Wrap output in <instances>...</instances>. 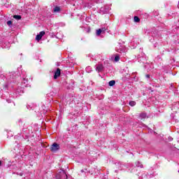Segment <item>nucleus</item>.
I'll use <instances>...</instances> for the list:
<instances>
[{
  "instance_id": "nucleus-30",
  "label": "nucleus",
  "mask_w": 179,
  "mask_h": 179,
  "mask_svg": "<svg viewBox=\"0 0 179 179\" xmlns=\"http://www.w3.org/2000/svg\"><path fill=\"white\" fill-rule=\"evenodd\" d=\"M135 47H136V45ZM135 47H134L133 48H135Z\"/></svg>"
},
{
  "instance_id": "nucleus-19",
  "label": "nucleus",
  "mask_w": 179,
  "mask_h": 179,
  "mask_svg": "<svg viewBox=\"0 0 179 179\" xmlns=\"http://www.w3.org/2000/svg\"><path fill=\"white\" fill-rule=\"evenodd\" d=\"M86 71L89 73L92 72V67L88 66L86 68Z\"/></svg>"
},
{
  "instance_id": "nucleus-27",
  "label": "nucleus",
  "mask_w": 179,
  "mask_h": 179,
  "mask_svg": "<svg viewBox=\"0 0 179 179\" xmlns=\"http://www.w3.org/2000/svg\"><path fill=\"white\" fill-rule=\"evenodd\" d=\"M84 172V171L83 170H81V173H83Z\"/></svg>"
},
{
  "instance_id": "nucleus-14",
  "label": "nucleus",
  "mask_w": 179,
  "mask_h": 179,
  "mask_svg": "<svg viewBox=\"0 0 179 179\" xmlns=\"http://www.w3.org/2000/svg\"><path fill=\"white\" fill-rule=\"evenodd\" d=\"M109 86H114V85H115V80H110L108 83Z\"/></svg>"
},
{
  "instance_id": "nucleus-17",
  "label": "nucleus",
  "mask_w": 179,
  "mask_h": 179,
  "mask_svg": "<svg viewBox=\"0 0 179 179\" xmlns=\"http://www.w3.org/2000/svg\"><path fill=\"white\" fill-rule=\"evenodd\" d=\"M118 61H120V56L119 55H116L115 57V62H118Z\"/></svg>"
},
{
  "instance_id": "nucleus-31",
  "label": "nucleus",
  "mask_w": 179,
  "mask_h": 179,
  "mask_svg": "<svg viewBox=\"0 0 179 179\" xmlns=\"http://www.w3.org/2000/svg\"><path fill=\"white\" fill-rule=\"evenodd\" d=\"M178 173H179V170H178Z\"/></svg>"
},
{
  "instance_id": "nucleus-2",
  "label": "nucleus",
  "mask_w": 179,
  "mask_h": 179,
  "mask_svg": "<svg viewBox=\"0 0 179 179\" xmlns=\"http://www.w3.org/2000/svg\"><path fill=\"white\" fill-rule=\"evenodd\" d=\"M24 93V87H18L15 91L16 96H22Z\"/></svg>"
},
{
  "instance_id": "nucleus-11",
  "label": "nucleus",
  "mask_w": 179,
  "mask_h": 179,
  "mask_svg": "<svg viewBox=\"0 0 179 179\" xmlns=\"http://www.w3.org/2000/svg\"><path fill=\"white\" fill-rule=\"evenodd\" d=\"M129 106H131V107H134V106H136V102H135L134 101H131L129 102Z\"/></svg>"
},
{
  "instance_id": "nucleus-18",
  "label": "nucleus",
  "mask_w": 179,
  "mask_h": 179,
  "mask_svg": "<svg viewBox=\"0 0 179 179\" xmlns=\"http://www.w3.org/2000/svg\"><path fill=\"white\" fill-rule=\"evenodd\" d=\"M136 164L137 167H141V169H142V167H143V165H142L141 164V162H137Z\"/></svg>"
},
{
  "instance_id": "nucleus-20",
  "label": "nucleus",
  "mask_w": 179,
  "mask_h": 179,
  "mask_svg": "<svg viewBox=\"0 0 179 179\" xmlns=\"http://www.w3.org/2000/svg\"><path fill=\"white\" fill-rule=\"evenodd\" d=\"M85 8H92V4H90V3H87L85 5Z\"/></svg>"
},
{
  "instance_id": "nucleus-6",
  "label": "nucleus",
  "mask_w": 179,
  "mask_h": 179,
  "mask_svg": "<svg viewBox=\"0 0 179 179\" xmlns=\"http://www.w3.org/2000/svg\"><path fill=\"white\" fill-rule=\"evenodd\" d=\"M45 34V31H42L39 33V34L36 35V41H40V40H41V38H43V36H44Z\"/></svg>"
},
{
  "instance_id": "nucleus-5",
  "label": "nucleus",
  "mask_w": 179,
  "mask_h": 179,
  "mask_svg": "<svg viewBox=\"0 0 179 179\" xmlns=\"http://www.w3.org/2000/svg\"><path fill=\"white\" fill-rule=\"evenodd\" d=\"M96 72H103L104 71V66L101 64H99L95 67Z\"/></svg>"
},
{
  "instance_id": "nucleus-3",
  "label": "nucleus",
  "mask_w": 179,
  "mask_h": 179,
  "mask_svg": "<svg viewBox=\"0 0 179 179\" xmlns=\"http://www.w3.org/2000/svg\"><path fill=\"white\" fill-rule=\"evenodd\" d=\"M67 178H68V176H66V173H65L64 171L60 172L56 176V179H67Z\"/></svg>"
},
{
  "instance_id": "nucleus-1",
  "label": "nucleus",
  "mask_w": 179,
  "mask_h": 179,
  "mask_svg": "<svg viewBox=\"0 0 179 179\" xmlns=\"http://www.w3.org/2000/svg\"><path fill=\"white\" fill-rule=\"evenodd\" d=\"M117 52H120V54H125L128 50L127 49V47L125 46H120L119 45V48H116Z\"/></svg>"
},
{
  "instance_id": "nucleus-26",
  "label": "nucleus",
  "mask_w": 179,
  "mask_h": 179,
  "mask_svg": "<svg viewBox=\"0 0 179 179\" xmlns=\"http://www.w3.org/2000/svg\"><path fill=\"white\" fill-rule=\"evenodd\" d=\"M1 164H2V162L0 161V166H1Z\"/></svg>"
},
{
  "instance_id": "nucleus-16",
  "label": "nucleus",
  "mask_w": 179,
  "mask_h": 179,
  "mask_svg": "<svg viewBox=\"0 0 179 179\" xmlns=\"http://www.w3.org/2000/svg\"><path fill=\"white\" fill-rule=\"evenodd\" d=\"M134 22L138 23V22H139L141 20L139 19V17L135 16L134 18Z\"/></svg>"
},
{
  "instance_id": "nucleus-7",
  "label": "nucleus",
  "mask_w": 179,
  "mask_h": 179,
  "mask_svg": "<svg viewBox=\"0 0 179 179\" xmlns=\"http://www.w3.org/2000/svg\"><path fill=\"white\" fill-rule=\"evenodd\" d=\"M59 76H61V69H57L55 72L54 79H57Z\"/></svg>"
},
{
  "instance_id": "nucleus-25",
  "label": "nucleus",
  "mask_w": 179,
  "mask_h": 179,
  "mask_svg": "<svg viewBox=\"0 0 179 179\" xmlns=\"http://www.w3.org/2000/svg\"><path fill=\"white\" fill-rule=\"evenodd\" d=\"M172 140H173V138L170 137L169 141H172Z\"/></svg>"
},
{
  "instance_id": "nucleus-8",
  "label": "nucleus",
  "mask_w": 179,
  "mask_h": 179,
  "mask_svg": "<svg viewBox=\"0 0 179 179\" xmlns=\"http://www.w3.org/2000/svg\"><path fill=\"white\" fill-rule=\"evenodd\" d=\"M105 32H106V28L99 29L96 31V35L100 36V34H101V33H105Z\"/></svg>"
},
{
  "instance_id": "nucleus-9",
  "label": "nucleus",
  "mask_w": 179,
  "mask_h": 179,
  "mask_svg": "<svg viewBox=\"0 0 179 179\" xmlns=\"http://www.w3.org/2000/svg\"><path fill=\"white\" fill-rule=\"evenodd\" d=\"M147 117L148 115L145 113H141L139 115L140 120H145V118H146Z\"/></svg>"
},
{
  "instance_id": "nucleus-10",
  "label": "nucleus",
  "mask_w": 179,
  "mask_h": 179,
  "mask_svg": "<svg viewBox=\"0 0 179 179\" xmlns=\"http://www.w3.org/2000/svg\"><path fill=\"white\" fill-rule=\"evenodd\" d=\"M59 10H61V8L58 6L55 7V8L53 9V12H55V13H58Z\"/></svg>"
},
{
  "instance_id": "nucleus-23",
  "label": "nucleus",
  "mask_w": 179,
  "mask_h": 179,
  "mask_svg": "<svg viewBox=\"0 0 179 179\" xmlns=\"http://www.w3.org/2000/svg\"><path fill=\"white\" fill-rule=\"evenodd\" d=\"M17 174L18 176H23V173H17Z\"/></svg>"
},
{
  "instance_id": "nucleus-12",
  "label": "nucleus",
  "mask_w": 179,
  "mask_h": 179,
  "mask_svg": "<svg viewBox=\"0 0 179 179\" xmlns=\"http://www.w3.org/2000/svg\"><path fill=\"white\" fill-rule=\"evenodd\" d=\"M9 76L10 78H15V76H16V73L15 72H11V73H9Z\"/></svg>"
},
{
  "instance_id": "nucleus-22",
  "label": "nucleus",
  "mask_w": 179,
  "mask_h": 179,
  "mask_svg": "<svg viewBox=\"0 0 179 179\" xmlns=\"http://www.w3.org/2000/svg\"><path fill=\"white\" fill-rule=\"evenodd\" d=\"M7 24H8V26H9L10 27V26H12V21H10V20L8 21Z\"/></svg>"
},
{
  "instance_id": "nucleus-29",
  "label": "nucleus",
  "mask_w": 179,
  "mask_h": 179,
  "mask_svg": "<svg viewBox=\"0 0 179 179\" xmlns=\"http://www.w3.org/2000/svg\"><path fill=\"white\" fill-rule=\"evenodd\" d=\"M178 8H179V1H178Z\"/></svg>"
},
{
  "instance_id": "nucleus-15",
  "label": "nucleus",
  "mask_w": 179,
  "mask_h": 179,
  "mask_svg": "<svg viewBox=\"0 0 179 179\" xmlns=\"http://www.w3.org/2000/svg\"><path fill=\"white\" fill-rule=\"evenodd\" d=\"M13 17H14V19H16L17 20H20V19H22V16H20V15H14Z\"/></svg>"
},
{
  "instance_id": "nucleus-24",
  "label": "nucleus",
  "mask_w": 179,
  "mask_h": 179,
  "mask_svg": "<svg viewBox=\"0 0 179 179\" xmlns=\"http://www.w3.org/2000/svg\"><path fill=\"white\" fill-rule=\"evenodd\" d=\"M146 78H150V76L149 74L146 75Z\"/></svg>"
},
{
  "instance_id": "nucleus-4",
  "label": "nucleus",
  "mask_w": 179,
  "mask_h": 179,
  "mask_svg": "<svg viewBox=\"0 0 179 179\" xmlns=\"http://www.w3.org/2000/svg\"><path fill=\"white\" fill-rule=\"evenodd\" d=\"M59 144L54 143L50 147V150L51 152H57V150H59Z\"/></svg>"
},
{
  "instance_id": "nucleus-21",
  "label": "nucleus",
  "mask_w": 179,
  "mask_h": 179,
  "mask_svg": "<svg viewBox=\"0 0 179 179\" xmlns=\"http://www.w3.org/2000/svg\"><path fill=\"white\" fill-rule=\"evenodd\" d=\"M6 89H8V85H4L3 86L2 90H6Z\"/></svg>"
},
{
  "instance_id": "nucleus-28",
  "label": "nucleus",
  "mask_w": 179,
  "mask_h": 179,
  "mask_svg": "<svg viewBox=\"0 0 179 179\" xmlns=\"http://www.w3.org/2000/svg\"><path fill=\"white\" fill-rule=\"evenodd\" d=\"M132 44H134V43H131V45H132Z\"/></svg>"
},
{
  "instance_id": "nucleus-13",
  "label": "nucleus",
  "mask_w": 179,
  "mask_h": 179,
  "mask_svg": "<svg viewBox=\"0 0 179 179\" xmlns=\"http://www.w3.org/2000/svg\"><path fill=\"white\" fill-rule=\"evenodd\" d=\"M27 82H29V80L27 78V77H24L22 78V83H24V85H26V83H27Z\"/></svg>"
}]
</instances>
